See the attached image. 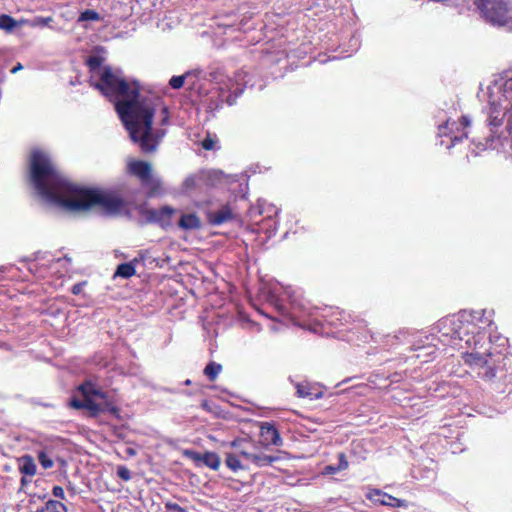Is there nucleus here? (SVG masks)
I'll return each mask as SVG.
<instances>
[{
	"label": "nucleus",
	"instance_id": "nucleus-1",
	"mask_svg": "<svg viewBox=\"0 0 512 512\" xmlns=\"http://www.w3.org/2000/svg\"><path fill=\"white\" fill-rule=\"evenodd\" d=\"M29 181L42 199L67 211L85 212L99 207L105 215L116 216L125 209L124 199L112 192L72 183L42 150L30 154Z\"/></svg>",
	"mask_w": 512,
	"mask_h": 512
},
{
	"label": "nucleus",
	"instance_id": "nucleus-2",
	"mask_svg": "<svg viewBox=\"0 0 512 512\" xmlns=\"http://www.w3.org/2000/svg\"><path fill=\"white\" fill-rule=\"evenodd\" d=\"M94 87L106 97L117 100L116 111L131 140L138 144L144 153L154 152L166 131L153 129L155 107L151 99L140 98L138 83L128 82L120 70L113 71L110 66H104L100 80Z\"/></svg>",
	"mask_w": 512,
	"mask_h": 512
},
{
	"label": "nucleus",
	"instance_id": "nucleus-3",
	"mask_svg": "<svg viewBox=\"0 0 512 512\" xmlns=\"http://www.w3.org/2000/svg\"><path fill=\"white\" fill-rule=\"evenodd\" d=\"M83 399L72 397L68 406L75 410H85L89 418H97L102 413H110L120 419V408L116 405L114 397L108 392L96 388L92 383L85 382L78 387Z\"/></svg>",
	"mask_w": 512,
	"mask_h": 512
},
{
	"label": "nucleus",
	"instance_id": "nucleus-4",
	"mask_svg": "<svg viewBox=\"0 0 512 512\" xmlns=\"http://www.w3.org/2000/svg\"><path fill=\"white\" fill-rule=\"evenodd\" d=\"M482 17L492 25L505 26L512 23V9L509 0H474Z\"/></svg>",
	"mask_w": 512,
	"mask_h": 512
},
{
	"label": "nucleus",
	"instance_id": "nucleus-5",
	"mask_svg": "<svg viewBox=\"0 0 512 512\" xmlns=\"http://www.w3.org/2000/svg\"><path fill=\"white\" fill-rule=\"evenodd\" d=\"M129 172L136 176L143 187L148 189V196H153L161 188L160 179L153 174L150 163L142 160L132 161L128 165Z\"/></svg>",
	"mask_w": 512,
	"mask_h": 512
},
{
	"label": "nucleus",
	"instance_id": "nucleus-6",
	"mask_svg": "<svg viewBox=\"0 0 512 512\" xmlns=\"http://www.w3.org/2000/svg\"><path fill=\"white\" fill-rule=\"evenodd\" d=\"M476 329L475 324L456 319L451 321V331L446 333V335H449L453 340L464 341L466 345L470 346L474 340Z\"/></svg>",
	"mask_w": 512,
	"mask_h": 512
},
{
	"label": "nucleus",
	"instance_id": "nucleus-7",
	"mask_svg": "<svg viewBox=\"0 0 512 512\" xmlns=\"http://www.w3.org/2000/svg\"><path fill=\"white\" fill-rule=\"evenodd\" d=\"M471 125V120L468 116H462L460 119V123H457L455 121L449 122L446 121L444 124L439 125V135L440 136H449L451 139V145L448 146L450 148L451 146L455 145L458 142H461L464 138L468 137V134L466 131H462L459 134H455L454 131L457 130L459 132V126H462L463 129L466 127H469Z\"/></svg>",
	"mask_w": 512,
	"mask_h": 512
},
{
	"label": "nucleus",
	"instance_id": "nucleus-8",
	"mask_svg": "<svg viewBox=\"0 0 512 512\" xmlns=\"http://www.w3.org/2000/svg\"><path fill=\"white\" fill-rule=\"evenodd\" d=\"M184 457L192 460L196 465H204L212 470H218L221 464V458L215 452H205L203 454L194 450L186 449L183 451Z\"/></svg>",
	"mask_w": 512,
	"mask_h": 512
},
{
	"label": "nucleus",
	"instance_id": "nucleus-9",
	"mask_svg": "<svg viewBox=\"0 0 512 512\" xmlns=\"http://www.w3.org/2000/svg\"><path fill=\"white\" fill-rule=\"evenodd\" d=\"M366 498L383 506L404 508L408 507V502L406 500L398 499L381 491L380 489H370L366 494Z\"/></svg>",
	"mask_w": 512,
	"mask_h": 512
},
{
	"label": "nucleus",
	"instance_id": "nucleus-10",
	"mask_svg": "<svg viewBox=\"0 0 512 512\" xmlns=\"http://www.w3.org/2000/svg\"><path fill=\"white\" fill-rule=\"evenodd\" d=\"M260 437L261 443L265 446H281L283 443L279 431L274 424L269 422H262L260 424Z\"/></svg>",
	"mask_w": 512,
	"mask_h": 512
},
{
	"label": "nucleus",
	"instance_id": "nucleus-11",
	"mask_svg": "<svg viewBox=\"0 0 512 512\" xmlns=\"http://www.w3.org/2000/svg\"><path fill=\"white\" fill-rule=\"evenodd\" d=\"M240 455L258 467L269 466L279 460L277 456L266 455L264 453H250L247 450H241Z\"/></svg>",
	"mask_w": 512,
	"mask_h": 512
},
{
	"label": "nucleus",
	"instance_id": "nucleus-12",
	"mask_svg": "<svg viewBox=\"0 0 512 512\" xmlns=\"http://www.w3.org/2000/svg\"><path fill=\"white\" fill-rule=\"evenodd\" d=\"M233 218L234 214L228 205H223L219 210L208 213L209 223L215 226L231 221Z\"/></svg>",
	"mask_w": 512,
	"mask_h": 512
},
{
	"label": "nucleus",
	"instance_id": "nucleus-13",
	"mask_svg": "<svg viewBox=\"0 0 512 512\" xmlns=\"http://www.w3.org/2000/svg\"><path fill=\"white\" fill-rule=\"evenodd\" d=\"M178 226L183 230H195L201 227V221L196 214H183Z\"/></svg>",
	"mask_w": 512,
	"mask_h": 512
},
{
	"label": "nucleus",
	"instance_id": "nucleus-14",
	"mask_svg": "<svg viewBox=\"0 0 512 512\" xmlns=\"http://www.w3.org/2000/svg\"><path fill=\"white\" fill-rule=\"evenodd\" d=\"M20 466L19 470L22 474L27 476H33L36 473V464L32 456L26 454L19 458Z\"/></svg>",
	"mask_w": 512,
	"mask_h": 512
},
{
	"label": "nucleus",
	"instance_id": "nucleus-15",
	"mask_svg": "<svg viewBox=\"0 0 512 512\" xmlns=\"http://www.w3.org/2000/svg\"><path fill=\"white\" fill-rule=\"evenodd\" d=\"M296 395L300 398L309 397L311 399H319L323 396V392L314 391V389L308 384L297 383L296 384Z\"/></svg>",
	"mask_w": 512,
	"mask_h": 512
},
{
	"label": "nucleus",
	"instance_id": "nucleus-16",
	"mask_svg": "<svg viewBox=\"0 0 512 512\" xmlns=\"http://www.w3.org/2000/svg\"><path fill=\"white\" fill-rule=\"evenodd\" d=\"M23 25L24 19L17 21L10 15H0V29L5 30L6 32H12L16 27H21Z\"/></svg>",
	"mask_w": 512,
	"mask_h": 512
},
{
	"label": "nucleus",
	"instance_id": "nucleus-17",
	"mask_svg": "<svg viewBox=\"0 0 512 512\" xmlns=\"http://www.w3.org/2000/svg\"><path fill=\"white\" fill-rule=\"evenodd\" d=\"M491 357V353L481 354L478 352L467 354L465 362L471 366L478 367L479 369L486 364Z\"/></svg>",
	"mask_w": 512,
	"mask_h": 512
},
{
	"label": "nucleus",
	"instance_id": "nucleus-18",
	"mask_svg": "<svg viewBox=\"0 0 512 512\" xmlns=\"http://www.w3.org/2000/svg\"><path fill=\"white\" fill-rule=\"evenodd\" d=\"M136 273L134 262H126L119 264L116 268L115 277H121L124 279H128L132 276H134Z\"/></svg>",
	"mask_w": 512,
	"mask_h": 512
},
{
	"label": "nucleus",
	"instance_id": "nucleus-19",
	"mask_svg": "<svg viewBox=\"0 0 512 512\" xmlns=\"http://www.w3.org/2000/svg\"><path fill=\"white\" fill-rule=\"evenodd\" d=\"M503 119L504 113L501 114L495 106H491L488 117V125L490 126L492 133H494V128H498L503 124Z\"/></svg>",
	"mask_w": 512,
	"mask_h": 512
},
{
	"label": "nucleus",
	"instance_id": "nucleus-20",
	"mask_svg": "<svg viewBox=\"0 0 512 512\" xmlns=\"http://www.w3.org/2000/svg\"><path fill=\"white\" fill-rule=\"evenodd\" d=\"M174 212L175 209L168 205L158 209V224L163 228L169 226L170 218L174 214Z\"/></svg>",
	"mask_w": 512,
	"mask_h": 512
},
{
	"label": "nucleus",
	"instance_id": "nucleus-21",
	"mask_svg": "<svg viewBox=\"0 0 512 512\" xmlns=\"http://www.w3.org/2000/svg\"><path fill=\"white\" fill-rule=\"evenodd\" d=\"M221 371H222V365L211 361L206 365V367L204 369V374L207 376V378L210 381H214L218 377V375L220 374Z\"/></svg>",
	"mask_w": 512,
	"mask_h": 512
},
{
	"label": "nucleus",
	"instance_id": "nucleus-22",
	"mask_svg": "<svg viewBox=\"0 0 512 512\" xmlns=\"http://www.w3.org/2000/svg\"><path fill=\"white\" fill-rule=\"evenodd\" d=\"M53 22V18L51 16L48 17H41L37 16L33 19H24V25H28L30 27H45L50 26V23Z\"/></svg>",
	"mask_w": 512,
	"mask_h": 512
},
{
	"label": "nucleus",
	"instance_id": "nucleus-23",
	"mask_svg": "<svg viewBox=\"0 0 512 512\" xmlns=\"http://www.w3.org/2000/svg\"><path fill=\"white\" fill-rule=\"evenodd\" d=\"M478 374L485 380H491L495 377V366L494 363L491 362V359L486 362L485 365H483L482 368L479 369Z\"/></svg>",
	"mask_w": 512,
	"mask_h": 512
},
{
	"label": "nucleus",
	"instance_id": "nucleus-24",
	"mask_svg": "<svg viewBox=\"0 0 512 512\" xmlns=\"http://www.w3.org/2000/svg\"><path fill=\"white\" fill-rule=\"evenodd\" d=\"M225 463L232 471H238L244 468L238 459V456L232 453H227Z\"/></svg>",
	"mask_w": 512,
	"mask_h": 512
},
{
	"label": "nucleus",
	"instance_id": "nucleus-25",
	"mask_svg": "<svg viewBox=\"0 0 512 512\" xmlns=\"http://www.w3.org/2000/svg\"><path fill=\"white\" fill-rule=\"evenodd\" d=\"M101 19L98 12L94 10L87 9L83 12H81L78 22H84V21H99Z\"/></svg>",
	"mask_w": 512,
	"mask_h": 512
},
{
	"label": "nucleus",
	"instance_id": "nucleus-26",
	"mask_svg": "<svg viewBox=\"0 0 512 512\" xmlns=\"http://www.w3.org/2000/svg\"><path fill=\"white\" fill-rule=\"evenodd\" d=\"M46 509L48 512H67V507L62 502L52 499L46 502Z\"/></svg>",
	"mask_w": 512,
	"mask_h": 512
},
{
	"label": "nucleus",
	"instance_id": "nucleus-27",
	"mask_svg": "<svg viewBox=\"0 0 512 512\" xmlns=\"http://www.w3.org/2000/svg\"><path fill=\"white\" fill-rule=\"evenodd\" d=\"M189 75H190V73L187 72V73H185L183 75L172 76L171 79L169 80L170 87L175 89V90H178V89L182 88L184 83H185V79Z\"/></svg>",
	"mask_w": 512,
	"mask_h": 512
},
{
	"label": "nucleus",
	"instance_id": "nucleus-28",
	"mask_svg": "<svg viewBox=\"0 0 512 512\" xmlns=\"http://www.w3.org/2000/svg\"><path fill=\"white\" fill-rule=\"evenodd\" d=\"M38 461L44 469H50L53 467V460L47 455L44 450L38 452Z\"/></svg>",
	"mask_w": 512,
	"mask_h": 512
},
{
	"label": "nucleus",
	"instance_id": "nucleus-29",
	"mask_svg": "<svg viewBox=\"0 0 512 512\" xmlns=\"http://www.w3.org/2000/svg\"><path fill=\"white\" fill-rule=\"evenodd\" d=\"M141 214L146 218L148 222L158 224V209H143Z\"/></svg>",
	"mask_w": 512,
	"mask_h": 512
},
{
	"label": "nucleus",
	"instance_id": "nucleus-30",
	"mask_svg": "<svg viewBox=\"0 0 512 512\" xmlns=\"http://www.w3.org/2000/svg\"><path fill=\"white\" fill-rule=\"evenodd\" d=\"M86 63L91 71H96L100 69L102 65V58L99 56H90L88 57Z\"/></svg>",
	"mask_w": 512,
	"mask_h": 512
},
{
	"label": "nucleus",
	"instance_id": "nucleus-31",
	"mask_svg": "<svg viewBox=\"0 0 512 512\" xmlns=\"http://www.w3.org/2000/svg\"><path fill=\"white\" fill-rule=\"evenodd\" d=\"M117 476L124 481H129L132 477L131 471L126 466H118Z\"/></svg>",
	"mask_w": 512,
	"mask_h": 512
},
{
	"label": "nucleus",
	"instance_id": "nucleus-32",
	"mask_svg": "<svg viewBox=\"0 0 512 512\" xmlns=\"http://www.w3.org/2000/svg\"><path fill=\"white\" fill-rule=\"evenodd\" d=\"M216 144V139L211 137L210 135H207L201 143L202 148L205 150H212Z\"/></svg>",
	"mask_w": 512,
	"mask_h": 512
},
{
	"label": "nucleus",
	"instance_id": "nucleus-33",
	"mask_svg": "<svg viewBox=\"0 0 512 512\" xmlns=\"http://www.w3.org/2000/svg\"><path fill=\"white\" fill-rule=\"evenodd\" d=\"M248 443V441L244 438H238L231 442V447L238 450L240 453L241 450H246L245 445Z\"/></svg>",
	"mask_w": 512,
	"mask_h": 512
},
{
	"label": "nucleus",
	"instance_id": "nucleus-34",
	"mask_svg": "<svg viewBox=\"0 0 512 512\" xmlns=\"http://www.w3.org/2000/svg\"><path fill=\"white\" fill-rule=\"evenodd\" d=\"M338 459H339V463H338V465H337V466H338L339 470L341 471V470H345V469H347V467H348V461H347V459H346L345 454H344V453H340V454L338 455Z\"/></svg>",
	"mask_w": 512,
	"mask_h": 512
},
{
	"label": "nucleus",
	"instance_id": "nucleus-35",
	"mask_svg": "<svg viewBox=\"0 0 512 512\" xmlns=\"http://www.w3.org/2000/svg\"><path fill=\"white\" fill-rule=\"evenodd\" d=\"M222 76H223V74L219 69H217L215 71H211L209 73V79L211 81L220 82V81H222Z\"/></svg>",
	"mask_w": 512,
	"mask_h": 512
},
{
	"label": "nucleus",
	"instance_id": "nucleus-36",
	"mask_svg": "<svg viewBox=\"0 0 512 512\" xmlns=\"http://www.w3.org/2000/svg\"><path fill=\"white\" fill-rule=\"evenodd\" d=\"M184 187L186 189H192L196 186V177L194 176H189L185 179L184 183H183Z\"/></svg>",
	"mask_w": 512,
	"mask_h": 512
},
{
	"label": "nucleus",
	"instance_id": "nucleus-37",
	"mask_svg": "<svg viewBox=\"0 0 512 512\" xmlns=\"http://www.w3.org/2000/svg\"><path fill=\"white\" fill-rule=\"evenodd\" d=\"M52 494L56 498H60V499H64L65 498V493H64V490H63V488L61 486H54L53 489H52Z\"/></svg>",
	"mask_w": 512,
	"mask_h": 512
},
{
	"label": "nucleus",
	"instance_id": "nucleus-38",
	"mask_svg": "<svg viewBox=\"0 0 512 512\" xmlns=\"http://www.w3.org/2000/svg\"><path fill=\"white\" fill-rule=\"evenodd\" d=\"M339 468L338 466H334V465H327L324 467V470H323V474L325 475H332V474H335L337 472H339Z\"/></svg>",
	"mask_w": 512,
	"mask_h": 512
},
{
	"label": "nucleus",
	"instance_id": "nucleus-39",
	"mask_svg": "<svg viewBox=\"0 0 512 512\" xmlns=\"http://www.w3.org/2000/svg\"><path fill=\"white\" fill-rule=\"evenodd\" d=\"M85 283H76L72 286L71 292L74 295H79L82 292Z\"/></svg>",
	"mask_w": 512,
	"mask_h": 512
},
{
	"label": "nucleus",
	"instance_id": "nucleus-40",
	"mask_svg": "<svg viewBox=\"0 0 512 512\" xmlns=\"http://www.w3.org/2000/svg\"><path fill=\"white\" fill-rule=\"evenodd\" d=\"M144 260H145V252L140 251L139 255L137 257H135L133 260H131V262H134V266H135L137 263L142 262Z\"/></svg>",
	"mask_w": 512,
	"mask_h": 512
},
{
	"label": "nucleus",
	"instance_id": "nucleus-41",
	"mask_svg": "<svg viewBox=\"0 0 512 512\" xmlns=\"http://www.w3.org/2000/svg\"><path fill=\"white\" fill-rule=\"evenodd\" d=\"M237 95L235 96H232L231 94H229L226 99H225V102L228 103L229 105H233L234 102H235V99H236Z\"/></svg>",
	"mask_w": 512,
	"mask_h": 512
},
{
	"label": "nucleus",
	"instance_id": "nucleus-42",
	"mask_svg": "<svg viewBox=\"0 0 512 512\" xmlns=\"http://www.w3.org/2000/svg\"><path fill=\"white\" fill-rule=\"evenodd\" d=\"M22 69V65L18 63L15 67L12 68L11 72L16 73L17 71Z\"/></svg>",
	"mask_w": 512,
	"mask_h": 512
},
{
	"label": "nucleus",
	"instance_id": "nucleus-43",
	"mask_svg": "<svg viewBox=\"0 0 512 512\" xmlns=\"http://www.w3.org/2000/svg\"><path fill=\"white\" fill-rule=\"evenodd\" d=\"M36 512H48V510L46 509V503L43 506L38 507L36 509Z\"/></svg>",
	"mask_w": 512,
	"mask_h": 512
},
{
	"label": "nucleus",
	"instance_id": "nucleus-44",
	"mask_svg": "<svg viewBox=\"0 0 512 512\" xmlns=\"http://www.w3.org/2000/svg\"><path fill=\"white\" fill-rule=\"evenodd\" d=\"M220 26H224V27H232L233 24L232 23H226V22H223V23H219Z\"/></svg>",
	"mask_w": 512,
	"mask_h": 512
},
{
	"label": "nucleus",
	"instance_id": "nucleus-45",
	"mask_svg": "<svg viewBox=\"0 0 512 512\" xmlns=\"http://www.w3.org/2000/svg\"><path fill=\"white\" fill-rule=\"evenodd\" d=\"M127 453H128L129 455H135V450H134V449H132V448H128V449H127Z\"/></svg>",
	"mask_w": 512,
	"mask_h": 512
},
{
	"label": "nucleus",
	"instance_id": "nucleus-46",
	"mask_svg": "<svg viewBox=\"0 0 512 512\" xmlns=\"http://www.w3.org/2000/svg\"><path fill=\"white\" fill-rule=\"evenodd\" d=\"M28 483L27 479L25 477L21 478V485L24 486Z\"/></svg>",
	"mask_w": 512,
	"mask_h": 512
},
{
	"label": "nucleus",
	"instance_id": "nucleus-47",
	"mask_svg": "<svg viewBox=\"0 0 512 512\" xmlns=\"http://www.w3.org/2000/svg\"><path fill=\"white\" fill-rule=\"evenodd\" d=\"M45 498H46V494H44V495H39V496H38V499H40V500H43V499H45Z\"/></svg>",
	"mask_w": 512,
	"mask_h": 512
},
{
	"label": "nucleus",
	"instance_id": "nucleus-48",
	"mask_svg": "<svg viewBox=\"0 0 512 512\" xmlns=\"http://www.w3.org/2000/svg\"><path fill=\"white\" fill-rule=\"evenodd\" d=\"M185 385H190L191 384V380L187 379L185 382H184Z\"/></svg>",
	"mask_w": 512,
	"mask_h": 512
},
{
	"label": "nucleus",
	"instance_id": "nucleus-49",
	"mask_svg": "<svg viewBox=\"0 0 512 512\" xmlns=\"http://www.w3.org/2000/svg\"><path fill=\"white\" fill-rule=\"evenodd\" d=\"M68 489L73 490V486H71V485L69 484V485H68Z\"/></svg>",
	"mask_w": 512,
	"mask_h": 512
}]
</instances>
